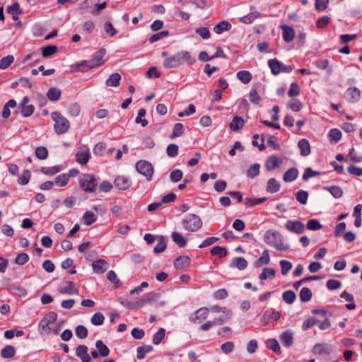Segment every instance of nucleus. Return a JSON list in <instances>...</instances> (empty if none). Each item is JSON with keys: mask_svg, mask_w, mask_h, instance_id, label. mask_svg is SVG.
<instances>
[{"mask_svg": "<svg viewBox=\"0 0 362 362\" xmlns=\"http://www.w3.org/2000/svg\"><path fill=\"white\" fill-rule=\"evenodd\" d=\"M196 62L195 58L192 57L187 51H180L175 54L166 58L163 61V66L166 68H175L181 66L185 62L189 65L193 64Z\"/></svg>", "mask_w": 362, "mask_h": 362, "instance_id": "f257e3e1", "label": "nucleus"}, {"mask_svg": "<svg viewBox=\"0 0 362 362\" xmlns=\"http://www.w3.org/2000/svg\"><path fill=\"white\" fill-rule=\"evenodd\" d=\"M264 240L279 251H287L290 248L288 245L283 243V235L279 231L268 230L264 235Z\"/></svg>", "mask_w": 362, "mask_h": 362, "instance_id": "f03ea898", "label": "nucleus"}, {"mask_svg": "<svg viewBox=\"0 0 362 362\" xmlns=\"http://www.w3.org/2000/svg\"><path fill=\"white\" fill-rule=\"evenodd\" d=\"M57 320V314L55 312H49L39 322L38 332L40 335L49 334L52 332L50 325Z\"/></svg>", "mask_w": 362, "mask_h": 362, "instance_id": "7ed1b4c3", "label": "nucleus"}, {"mask_svg": "<svg viewBox=\"0 0 362 362\" xmlns=\"http://www.w3.org/2000/svg\"><path fill=\"white\" fill-rule=\"evenodd\" d=\"M51 117L55 122L54 127L56 134H62L69 130L70 127L69 122L59 112L55 111L52 112Z\"/></svg>", "mask_w": 362, "mask_h": 362, "instance_id": "20e7f679", "label": "nucleus"}, {"mask_svg": "<svg viewBox=\"0 0 362 362\" xmlns=\"http://www.w3.org/2000/svg\"><path fill=\"white\" fill-rule=\"evenodd\" d=\"M185 230L196 232L202 226L201 218L196 214H188L182 221Z\"/></svg>", "mask_w": 362, "mask_h": 362, "instance_id": "39448f33", "label": "nucleus"}, {"mask_svg": "<svg viewBox=\"0 0 362 362\" xmlns=\"http://www.w3.org/2000/svg\"><path fill=\"white\" fill-rule=\"evenodd\" d=\"M79 185L85 192L93 193L96 189L98 182L93 175L83 174L79 180Z\"/></svg>", "mask_w": 362, "mask_h": 362, "instance_id": "423d86ee", "label": "nucleus"}, {"mask_svg": "<svg viewBox=\"0 0 362 362\" xmlns=\"http://www.w3.org/2000/svg\"><path fill=\"white\" fill-rule=\"evenodd\" d=\"M88 348L86 345H79L76 349V356L78 357L82 362H90L91 357L97 358L100 356L99 352L96 350L91 351V356L88 354Z\"/></svg>", "mask_w": 362, "mask_h": 362, "instance_id": "0eeeda50", "label": "nucleus"}, {"mask_svg": "<svg viewBox=\"0 0 362 362\" xmlns=\"http://www.w3.org/2000/svg\"><path fill=\"white\" fill-rule=\"evenodd\" d=\"M137 173L146 177L148 181L151 180L153 175V168L151 163L146 160L137 161Z\"/></svg>", "mask_w": 362, "mask_h": 362, "instance_id": "6e6552de", "label": "nucleus"}, {"mask_svg": "<svg viewBox=\"0 0 362 362\" xmlns=\"http://www.w3.org/2000/svg\"><path fill=\"white\" fill-rule=\"evenodd\" d=\"M160 297V294L155 292H151L144 295L137 299V308H141L152 302L158 301Z\"/></svg>", "mask_w": 362, "mask_h": 362, "instance_id": "1a4fd4ad", "label": "nucleus"}, {"mask_svg": "<svg viewBox=\"0 0 362 362\" xmlns=\"http://www.w3.org/2000/svg\"><path fill=\"white\" fill-rule=\"evenodd\" d=\"M57 291L62 294L73 295L78 293V290L75 288L74 282L71 281L62 282L58 286Z\"/></svg>", "mask_w": 362, "mask_h": 362, "instance_id": "9d476101", "label": "nucleus"}, {"mask_svg": "<svg viewBox=\"0 0 362 362\" xmlns=\"http://www.w3.org/2000/svg\"><path fill=\"white\" fill-rule=\"evenodd\" d=\"M285 228L296 234H301L305 231V225L300 222V221H292L288 220L285 224Z\"/></svg>", "mask_w": 362, "mask_h": 362, "instance_id": "9b49d317", "label": "nucleus"}, {"mask_svg": "<svg viewBox=\"0 0 362 362\" xmlns=\"http://www.w3.org/2000/svg\"><path fill=\"white\" fill-rule=\"evenodd\" d=\"M209 315V308H201L196 310L190 317L189 320L193 323L199 324L202 322Z\"/></svg>", "mask_w": 362, "mask_h": 362, "instance_id": "f8f14e48", "label": "nucleus"}, {"mask_svg": "<svg viewBox=\"0 0 362 362\" xmlns=\"http://www.w3.org/2000/svg\"><path fill=\"white\" fill-rule=\"evenodd\" d=\"M344 96L348 101L356 103L361 98V91L356 87H350L346 90Z\"/></svg>", "mask_w": 362, "mask_h": 362, "instance_id": "ddd939ff", "label": "nucleus"}, {"mask_svg": "<svg viewBox=\"0 0 362 362\" xmlns=\"http://www.w3.org/2000/svg\"><path fill=\"white\" fill-rule=\"evenodd\" d=\"M333 350V347L327 344H316L313 346V351L315 354L329 355Z\"/></svg>", "mask_w": 362, "mask_h": 362, "instance_id": "4468645a", "label": "nucleus"}, {"mask_svg": "<svg viewBox=\"0 0 362 362\" xmlns=\"http://www.w3.org/2000/svg\"><path fill=\"white\" fill-rule=\"evenodd\" d=\"M92 266L95 273L102 274L107 270L109 264L104 259H98L93 262Z\"/></svg>", "mask_w": 362, "mask_h": 362, "instance_id": "2eb2a0df", "label": "nucleus"}, {"mask_svg": "<svg viewBox=\"0 0 362 362\" xmlns=\"http://www.w3.org/2000/svg\"><path fill=\"white\" fill-rule=\"evenodd\" d=\"M106 50L105 48H100L98 51L95 52L93 55L91 61L95 64V67L103 65L105 63L103 57L105 54Z\"/></svg>", "mask_w": 362, "mask_h": 362, "instance_id": "dca6fc26", "label": "nucleus"}, {"mask_svg": "<svg viewBox=\"0 0 362 362\" xmlns=\"http://www.w3.org/2000/svg\"><path fill=\"white\" fill-rule=\"evenodd\" d=\"M281 28L283 30V38L284 41H286V42H290L293 41V40L295 37L294 29L286 25H281Z\"/></svg>", "mask_w": 362, "mask_h": 362, "instance_id": "f3484780", "label": "nucleus"}, {"mask_svg": "<svg viewBox=\"0 0 362 362\" xmlns=\"http://www.w3.org/2000/svg\"><path fill=\"white\" fill-rule=\"evenodd\" d=\"M281 163L282 160L281 158H279L276 156H272L267 159L265 166L268 170H272L279 167Z\"/></svg>", "mask_w": 362, "mask_h": 362, "instance_id": "a211bd4d", "label": "nucleus"}, {"mask_svg": "<svg viewBox=\"0 0 362 362\" xmlns=\"http://www.w3.org/2000/svg\"><path fill=\"white\" fill-rule=\"evenodd\" d=\"M244 119L240 116L235 115L230 123L229 127L232 131L238 132L244 127Z\"/></svg>", "mask_w": 362, "mask_h": 362, "instance_id": "6ab92c4d", "label": "nucleus"}, {"mask_svg": "<svg viewBox=\"0 0 362 362\" xmlns=\"http://www.w3.org/2000/svg\"><path fill=\"white\" fill-rule=\"evenodd\" d=\"M298 147L300 150V155L302 156H307L311 152L309 141L306 139H300L298 142Z\"/></svg>", "mask_w": 362, "mask_h": 362, "instance_id": "aec40b11", "label": "nucleus"}, {"mask_svg": "<svg viewBox=\"0 0 362 362\" xmlns=\"http://www.w3.org/2000/svg\"><path fill=\"white\" fill-rule=\"evenodd\" d=\"M190 263V258L187 255H181L177 257L174 262V267L177 269H182Z\"/></svg>", "mask_w": 362, "mask_h": 362, "instance_id": "412c9836", "label": "nucleus"}, {"mask_svg": "<svg viewBox=\"0 0 362 362\" xmlns=\"http://www.w3.org/2000/svg\"><path fill=\"white\" fill-rule=\"evenodd\" d=\"M280 340L284 346L290 347L293 344V333L286 331L280 335Z\"/></svg>", "mask_w": 362, "mask_h": 362, "instance_id": "4be33fe9", "label": "nucleus"}, {"mask_svg": "<svg viewBox=\"0 0 362 362\" xmlns=\"http://www.w3.org/2000/svg\"><path fill=\"white\" fill-rule=\"evenodd\" d=\"M121 75L118 73L112 74L105 81V85L110 87H118L120 84Z\"/></svg>", "mask_w": 362, "mask_h": 362, "instance_id": "5701e85b", "label": "nucleus"}, {"mask_svg": "<svg viewBox=\"0 0 362 362\" xmlns=\"http://www.w3.org/2000/svg\"><path fill=\"white\" fill-rule=\"evenodd\" d=\"M61 90L57 87H52L47 92V98L52 102L58 101L61 97Z\"/></svg>", "mask_w": 362, "mask_h": 362, "instance_id": "b1692460", "label": "nucleus"}, {"mask_svg": "<svg viewBox=\"0 0 362 362\" xmlns=\"http://www.w3.org/2000/svg\"><path fill=\"white\" fill-rule=\"evenodd\" d=\"M247 262L243 257H235L231 260L230 263V267H237L240 270L245 269L247 267Z\"/></svg>", "mask_w": 362, "mask_h": 362, "instance_id": "393cba45", "label": "nucleus"}, {"mask_svg": "<svg viewBox=\"0 0 362 362\" xmlns=\"http://www.w3.org/2000/svg\"><path fill=\"white\" fill-rule=\"evenodd\" d=\"M158 243L155 246L153 252L156 254L163 252L167 247V237L164 235L158 236Z\"/></svg>", "mask_w": 362, "mask_h": 362, "instance_id": "a878e982", "label": "nucleus"}, {"mask_svg": "<svg viewBox=\"0 0 362 362\" xmlns=\"http://www.w3.org/2000/svg\"><path fill=\"white\" fill-rule=\"evenodd\" d=\"M17 106V103L14 99L9 100L3 107L1 117L4 119H7L11 115L10 108H14Z\"/></svg>", "mask_w": 362, "mask_h": 362, "instance_id": "bb28decb", "label": "nucleus"}, {"mask_svg": "<svg viewBox=\"0 0 362 362\" xmlns=\"http://www.w3.org/2000/svg\"><path fill=\"white\" fill-rule=\"evenodd\" d=\"M173 240L180 247H183L185 246L187 239L185 238L182 233L179 232H173L171 234Z\"/></svg>", "mask_w": 362, "mask_h": 362, "instance_id": "cd10ccee", "label": "nucleus"}, {"mask_svg": "<svg viewBox=\"0 0 362 362\" xmlns=\"http://www.w3.org/2000/svg\"><path fill=\"white\" fill-rule=\"evenodd\" d=\"M298 175V170L296 168H289L284 174L283 179L284 182H292L295 180Z\"/></svg>", "mask_w": 362, "mask_h": 362, "instance_id": "c85d7f7f", "label": "nucleus"}, {"mask_svg": "<svg viewBox=\"0 0 362 362\" xmlns=\"http://www.w3.org/2000/svg\"><path fill=\"white\" fill-rule=\"evenodd\" d=\"M230 28V23L228 21H223L215 25L213 28V30L217 34H221L224 31L229 30Z\"/></svg>", "mask_w": 362, "mask_h": 362, "instance_id": "c756f323", "label": "nucleus"}, {"mask_svg": "<svg viewBox=\"0 0 362 362\" xmlns=\"http://www.w3.org/2000/svg\"><path fill=\"white\" fill-rule=\"evenodd\" d=\"M270 261V257L269 254V251L265 250L263 251L262 256L255 261L254 265L255 267L258 268L262 267L263 264H269Z\"/></svg>", "mask_w": 362, "mask_h": 362, "instance_id": "7c9ffc66", "label": "nucleus"}, {"mask_svg": "<svg viewBox=\"0 0 362 362\" xmlns=\"http://www.w3.org/2000/svg\"><path fill=\"white\" fill-rule=\"evenodd\" d=\"M115 186L120 190H124L129 187V181L124 177L118 176L115 180Z\"/></svg>", "mask_w": 362, "mask_h": 362, "instance_id": "2f4dec72", "label": "nucleus"}, {"mask_svg": "<svg viewBox=\"0 0 362 362\" xmlns=\"http://www.w3.org/2000/svg\"><path fill=\"white\" fill-rule=\"evenodd\" d=\"M95 347L102 357H106L110 354L109 348L103 343L102 340H98L95 342Z\"/></svg>", "mask_w": 362, "mask_h": 362, "instance_id": "473e14b6", "label": "nucleus"}, {"mask_svg": "<svg viewBox=\"0 0 362 362\" xmlns=\"http://www.w3.org/2000/svg\"><path fill=\"white\" fill-rule=\"evenodd\" d=\"M90 158V155L88 151H81L76 153V160L82 165H86Z\"/></svg>", "mask_w": 362, "mask_h": 362, "instance_id": "72a5a7b5", "label": "nucleus"}, {"mask_svg": "<svg viewBox=\"0 0 362 362\" xmlns=\"http://www.w3.org/2000/svg\"><path fill=\"white\" fill-rule=\"evenodd\" d=\"M268 64L271 69V71L274 75H277L281 72L282 63L276 59H269Z\"/></svg>", "mask_w": 362, "mask_h": 362, "instance_id": "f704fd0d", "label": "nucleus"}, {"mask_svg": "<svg viewBox=\"0 0 362 362\" xmlns=\"http://www.w3.org/2000/svg\"><path fill=\"white\" fill-rule=\"evenodd\" d=\"M76 67L78 68V69L79 71H81L82 72H86L90 69L95 68V66L93 64V62L91 61V59H88V60H83L79 63H77Z\"/></svg>", "mask_w": 362, "mask_h": 362, "instance_id": "c9c22d12", "label": "nucleus"}, {"mask_svg": "<svg viewBox=\"0 0 362 362\" xmlns=\"http://www.w3.org/2000/svg\"><path fill=\"white\" fill-rule=\"evenodd\" d=\"M323 189L329 192L336 199L340 198L343 195V190L339 186H327L324 187Z\"/></svg>", "mask_w": 362, "mask_h": 362, "instance_id": "e433bc0d", "label": "nucleus"}, {"mask_svg": "<svg viewBox=\"0 0 362 362\" xmlns=\"http://www.w3.org/2000/svg\"><path fill=\"white\" fill-rule=\"evenodd\" d=\"M83 223L86 226H91L97 221V216L90 211H86L83 215Z\"/></svg>", "mask_w": 362, "mask_h": 362, "instance_id": "4c0bfd02", "label": "nucleus"}, {"mask_svg": "<svg viewBox=\"0 0 362 362\" xmlns=\"http://www.w3.org/2000/svg\"><path fill=\"white\" fill-rule=\"evenodd\" d=\"M280 184L275 178H270L267 182V191L269 193H275L280 189Z\"/></svg>", "mask_w": 362, "mask_h": 362, "instance_id": "58836bf2", "label": "nucleus"}, {"mask_svg": "<svg viewBox=\"0 0 362 362\" xmlns=\"http://www.w3.org/2000/svg\"><path fill=\"white\" fill-rule=\"evenodd\" d=\"M15 354V348L11 345H6L1 351V356L4 358H11Z\"/></svg>", "mask_w": 362, "mask_h": 362, "instance_id": "ea45409f", "label": "nucleus"}, {"mask_svg": "<svg viewBox=\"0 0 362 362\" xmlns=\"http://www.w3.org/2000/svg\"><path fill=\"white\" fill-rule=\"evenodd\" d=\"M282 299L285 303L292 304L296 299V294L291 290L286 291L282 294Z\"/></svg>", "mask_w": 362, "mask_h": 362, "instance_id": "a19ab883", "label": "nucleus"}, {"mask_svg": "<svg viewBox=\"0 0 362 362\" xmlns=\"http://www.w3.org/2000/svg\"><path fill=\"white\" fill-rule=\"evenodd\" d=\"M153 349L151 345H144L137 348V359H143L146 354L152 351Z\"/></svg>", "mask_w": 362, "mask_h": 362, "instance_id": "79ce46f5", "label": "nucleus"}, {"mask_svg": "<svg viewBox=\"0 0 362 362\" xmlns=\"http://www.w3.org/2000/svg\"><path fill=\"white\" fill-rule=\"evenodd\" d=\"M300 299L302 302H308L312 298V291L307 287H303L300 292Z\"/></svg>", "mask_w": 362, "mask_h": 362, "instance_id": "37998d69", "label": "nucleus"}, {"mask_svg": "<svg viewBox=\"0 0 362 362\" xmlns=\"http://www.w3.org/2000/svg\"><path fill=\"white\" fill-rule=\"evenodd\" d=\"M237 78L244 84H247L251 81L252 75L247 71H240L237 73Z\"/></svg>", "mask_w": 362, "mask_h": 362, "instance_id": "c03bdc74", "label": "nucleus"}, {"mask_svg": "<svg viewBox=\"0 0 362 362\" xmlns=\"http://www.w3.org/2000/svg\"><path fill=\"white\" fill-rule=\"evenodd\" d=\"M105 317L102 313H95L91 317L90 322L95 326L102 325L104 322Z\"/></svg>", "mask_w": 362, "mask_h": 362, "instance_id": "a18cd8bd", "label": "nucleus"}, {"mask_svg": "<svg viewBox=\"0 0 362 362\" xmlns=\"http://www.w3.org/2000/svg\"><path fill=\"white\" fill-rule=\"evenodd\" d=\"M29 255L25 252L18 253L14 259V263L18 265H24L29 261Z\"/></svg>", "mask_w": 362, "mask_h": 362, "instance_id": "49530a36", "label": "nucleus"}, {"mask_svg": "<svg viewBox=\"0 0 362 362\" xmlns=\"http://www.w3.org/2000/svg\"><path fill=\"white\" fill-rule=\"evenodd\" d=\"M57 52V47L55 45H48L42 48V54L43 57H49Z\"/></svg>", "mask_w": 362, "mask_h": 362, "instance_id": "de8ad7c7", "label": "nucleus"}, {"mask_svg": "<svg viewBox=\"0 0 362 362\" xmlns=\"http://www.w3.org/2000/svg\"><path fill=\"white\" fill-rule=\"evenodd\" d=\"M260 165L259 163H254L247 170V175L250 178H254L259 173Z\"/></svg>", "mask_w": 362, "mask_h": 362, "instance_id": "09e8293b", "label": "nucleus"}, {"mask_svg": "<svg viewBox=\"0 0 362 362\" xmlns=\"http://www.w3.org/2000/svg\"><path fill=\"white\" fill-rule=\"evenodd\" d=\"M184 133V126L181 123H177L174 125L173 132L170 134V139L181 136Z\"/></svg>", "mask_w": 362, "mask_h": 362, "instance_id": "8fccbe9b", "label": "nucleus"}, {"mask_svg": "<svg viewBox=\"0 0 362 362\" xmlns=\"http://www.w3.org/2000/svg\"><path fill=\"white\" fill-rule=\"evenodd\" d=\"M211 310L215 313H223L224 315H226V320L230 319L232 315L230 310L218 305L212 306L211 308Z\"/></svg>", "mask_w": 362, "mask_h": 362, "instance_id": "3c124183", "label": "nucleus"}, {"mask_svg": "<svg viewBox=\"0 0 362 362\" xmlns=\"http://www.w3.org/2000/svg\"><path fill=\"white\" fill-rule=\"evenodd\" d=\"M14 62V57L12 55H7L0 60V69H7Z\"/></svg>", "mask_w": 362, "mask_h": 362, "instance_id": "603ef678", "label": "nucleus"}, {"mask_svg": "<svg viewBox=\"0 0 362 362\" xmlns=\"http://www.w3.org/2000/svg\"><path fill=\"white\" fill-rule=\"evenodd\" d=\"M276 271L274 269L269 267H265L262 269V273L259 275V279L262 281L266 280L269 276L272 278L275 276Z\"/></svg>", "mask_w": 362, "mask_h": 362, "instance_id": "864d4df0", "label": "nucleus"}, {"mask_svg": "<svg viewBox=\"0 0 362 362\" xmlns=\"http://www.w3.org/2000/svg\"><path fill=\"white\" fill-rule=\"evenodd\" d=\"M35 154L38 159L45 160L48 157V151L45 146H39L36 148Z\"/></svg>", "mask_w": 362, "mask_h": 362, "instance_id": "5fc2aeb1", "label": "nucleus"}, {"mask_svg": "<svg viewBox=\"0 0 362 362\" xmlns=\"http://www.w3.org/2000/svg\"><path fill=\"white\" fill-rule=\"evenodd\" d=\"M75 333L78 338L83 339L87 337L88 332L85 326L78 325L75 329Z\"/></svg>", "mask_w": 362, "mask_h": 362, "instance_id": "6e6d98bb", "label": "nucleus"}, {"mask_svg": "<svg viewBox=\"0 0 362 362\" xmlns=\"http://www.w3.org/2000/svg\"><path fill=\"white\" fill-rule=\"evenodd\" d=\"M69 182V176L65 174H61L56 177L54 184L55 183L59 187H64Z\"/></svg>", "mask_w": 362, "mask_h": 362, "instance_id": "4d7b16f0", "label": "nucleus"}, {"mask_svg": "<svg viewBox=\"0 0 362 362\" xmlns=\"http://www.w3.org/2000/svg\"><path fill=\"white\" fill-rule=\"evenodd\" d=\"M61 170L59 166H52V167H42L41 168V172L47 175H54L58 173Z\"/></svg>", "mask_w": 362, "mask_h": 362, "instance_id": "13d9d810", "label": "nucleus"}, {"mask_svg": "<svg viewBox=\"0 0 362 362\" xmlns=\"http://www.w3.org/2000/svg\"><path fill=\"white\" fill-rule=\"evenodd\" d=\"M211 253L214 255H218L219 257L223 258L227 255V250L223 247L215 246L211 248Z\"/></svg>", "mask_w": 362, "mask_h": 362, "instance_id": "bf43d9fd", "label": "nucleus"}, {"mask_svg": "<svg viewBox=\"0 0 362 362\" xmlns=\"http://www.w3.org/2000/svg\"><path fill=\"white\" fill-rule=\"evenodd\" d=\"M7 12L11 15H21L23 13V11L21 10L20 4L18 2H15L12 5L8 6L7 7Z\"/></svg>", "mask_w": 362, "mask_h": 362, "instance_id": "052dcab7", "label": "nucleus"}, {"mask_svg": "<svg viewBox=\"0 0 362 362\" xmlns=\"http://www.w3.org/2000/svg\"><path fill=\"white\" fill-rule=\"evenodd\" d=\"M318 320L314 317H310L307 320H305L302 325V329L304 331L308 330L311 327L315 325L318 323Z\"/></svg>", "mask_w": 362, "mask_h": 362, "instance_id": "680f3d73", "label": "nucleus"}, {"mask_svg": "<svg viewBox=\"0 0 362 362\" xmlns=\"http://www.w3.org/2000/svg\"><path fill=\"white\" fill-rule=\"evenodd\" d=\"M183 176V173L180 169H175L171 171L170 174V179L173 182H179Z\"/></svg>", "mask_w": 362, "mask_h": 362, "instance_id": "e2e57ef3", "label": "nucleus"}, {"mask_svg": "<svg viewBox=\"0 0 362 362\" xmlns=\"http://www.w3.org/2000/svg\"><path fill=\"white\" fill-rule=\"evenodd\" d=\"M296 199L301 204H306L308 197V192L304 190H299L296 194Z\"/></svg>", "mask_w": 362, "mask_h": 362, "instance_id": "0e129e2a", "label": "nucleus"}, {"mask_svg": "<svg viewBox=\"0 0 362 362\" xmlns=\"http://www.w3.org/2000/svg\"><path fill=\"white\" fill-rule=\"evenodd\" d=\"M322 228V224L316 219H310L307 223V228L310 230H317Z\"/></svg>", "mask_w": 362, "mask_h": 362, "instance_id": "69168bd1", "label": "nucleus"}, {"mask_svg": "<svg viewBox=\"0 0 362 362\" xmlns=\"http://www.w3.org/2000/svg\"><path fill=\"white\" fill-rule=\"evenodd\" d=\"M69 114L72 117H76L80 114L81 107L76 103H71L68 108Z\"/></svg>", "mask_w": 362, "mask_h": 362, "instance_id": "338daca9", "label": "nucleus"}, {"mask_svg": "<svg viewBox=\"0 0 362 362\" xmlns=\"http://www.w3.org/2000/svg\"><path fill=\"white\" fill-rule=\"evenodd\" d=\"M106 150V144L104 142L98 143L93 148V153L96 156H103Z\"/></svg>", "mask_w": 362, "mask_h": 362, "instance_id": "774afa93", "label": "nucleus"}]
</instances>
